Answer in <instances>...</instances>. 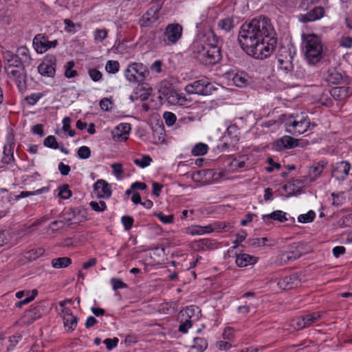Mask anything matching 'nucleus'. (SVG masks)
<instances>
[{
	"mask_svg": "<svg viewBox=\"0 0 352 352\" xmlns=\"http://www.w3.org/2000/svg\"><path fill=\"white\" fill-rule=\"evenodd\" d=\"M270 20L265 16L253 19L243 23L238 40L242 49L250 56L264 59L275 49L276 39Z\"/></svg>",
	"mask_w": 352,
	"mask_h": 352,
	"instance_id": "f257e3e1",
	"label": "nucleus"
},
{
	"mask_svg": "<svg viewBox=\"0 0 352 352\" xmlns=\"http://www.w3.org/2000/svg\"><path fill=\"white\" fill-rule=\"evenodd\" d=\"M302 49L305 58L309 64L318 63L323 56L324 45L316 34H302Z\"/></svg>",
	"mask_w": 352,
	"mask_h": 352,
	"instance_id": "f03ea898",
	"label": "nucleus"
},
{
	"mask_svg": "<svg viewBox=\"0 0 352 352\" xmlns=\"http://www.w3.org/2000/svg\"><path fill=\"white\" fill-rule=\"evenodd\" d=\"M195 57L205 65H213L221 58L219 47L213 44L195 41L192 45Z\"/></svg>",
	"mask_w": 352,
	"mask_h": 352,
	"instance_id": "7ed1b4c3",
	"label": "nucleus"
},
{
	"mask_svg": "<svg viewBox=\"0 0 352 352\" xmlns=\"http://www.w3.org/2000/svg\"><path fill=\"white\" fill-rule=\"evenodd\" d=\"M3 62L4 69L8 78L16 85L21 93H23L27 89V72L25 66L10 61Z\"/></svg>",
	"mask_w": 352,
	"mask_h": 352,
	"instance_id": "20e7f679",
	"label": "nucleus"
},
{
	"mask_svg": "<svg viewBox=\"0 0 352 352\" xmlns=\"http://www.w3.org/2000/svg\"><path fill=\"white\" fill-rule=\"evenodd\" d=\"M315 124H311L308 116L305 114L289 116L285 121V126L286 131L294 135H298L302 134L307 131L311 126L315 127Z\"/></svg>",
	"mask_w": 352,
	"mask_h": 352,
	"instance_id": "39448f33",
	"label": "nucleus"
},
{
	"mask_svg": "<svg viewBox=\"0 0 352 352\" xmlns=\"http://www.w3.org/2000/svg\"><path fill=\"white\" fill-rule=\"evenodd\" d=\"M149 72L142 63H132L124 71V76L130 82H142L148 76Z\"/></svg>",
	"mask_w": 352,
	"mask_h": 352,
	"instance_id": "423d86ee",
	"label": "nucleus"
},
{
	"mask_svg": "<svg viewBox=\"0 0 352 352\" xmlns=\"http://www.w3.org/2000/svg\"><path fill=\"white\" fill-rule=\"evenodd\" d=\"M3 61H10L23 66H29L32 63V58L29 49L25 46L17 48L16 53L10 50L3 52Z\"/></svg>",
	"mask_w": 352,
	"mask_h": 352,
	"instance_id": "0eeeda50",
	"label": "nucleus"
},
{
	"mask_svg": "<svg viewBox=\"0 0 352 352\" xmlns=\"http://www.w3.org/2000/svg\"><path fill=\"white\" fill-rule=\"evenodd\" d=\"M214 90H216V88L208 79L206 78L195 80L185 87V91L190 95L198 94L207 96L211 94Z\"/></svg>",
	"mask_w": 352,
	"mask_h": 352,
	"instance_id": "6e6552de",
	"label": "nucleus"
},
{
	"mask_svg": "<svg viewBox=\"0 0 352 352\" xmlns=\"http://www.w3.org/2000/svg\"><path fill=\"white\" fill-rule=\"evenodd\" d=\"M183 27L179 23L168 24L163 33L161 42L164 45H172L176 44L182 38Z\"/></svg>",
	"mask_w": 352,
	"mask_h": 352,
	"instance_id": "1a4fd4ad",
	"label": "nucleus"
},
{
	"mask_svg": "<svg viewBox=\"0 0 352 352\" xmlns=\"http://www.w3.org/2000/svg\"><path fill=\"white\" fill-rule=\"evenodd\" d=\"M321 318L320 312H314L301 317H297L290 322V325L296 330L307 328L318 322Z\"/></svg>",
	"mask_w": 352,
	"mask_h": 352,
	"instance_id": "9d476101",
	"label": "nucleus"
},
{
	"mask_svg": "<svg viewBox=\"0 0 352 352\" xmlns=\"http://www.w3.org/2000/svg\"><path fill=\"white\" fill-rule=\"evenodd\" d=\"M56 58L53 54H47L38 66L39 74L44 76L52 77L56 72Z\"/></svg>",
	"mask_w": 352,
	"mask_h": 352,
	"instance_id": "9b49d317",
	"label": "nucleus"
},
{
	"mask_svg": "<svg viewBox=\"0 0 352 352\" xmlns=\"http://www.w3.org/2000/svg\"><path fill=\"white\" fill-rule=\"evenodd\" d=\"M201 315V310L197 306L190 305L180 311L179 319L194 324L200 319Z\"/></svg>",
	"mask_w": 352,
	"mask_h": 352,
	"instance_id": "f8f14e48",
	"label": "nucleus"
},
{
	"mask_svg": "<svg viewBox=\"0 0 352 352\" xmlns=\"http://www.w3.org/2000/svg\"><path fill=\"white\" fill-rule=\"evenodd\" d=\"M324 14V9L322 6H316L305 14L298 15V19L303 23L313 22L320 19Z\"/></svg>",
	"mask_w": 352,
	"mask_h": 352,
	"instance_id": "ddd939ff",
	"label": "nucleus"
},
{
	"mask_svg": "<svg viewBox=\"0 0 352 352\" xmlns=\"http://www.w3.org/2000/svg\"><path fill=\"white\" fill-rule=\"evenodd\" d=\"M219 247V243L212 239H201L192 243V248L195 251H211Z\"/></svg>",
	"mask_w": 352,
	"mask_h": 352,
	"instance_id": "4468645a",
	"label": "nucleus"
},
{
	"mask_svg": "<svg viewBox=\"0 0 352 352\" xmlns=\"http://www.w3.org/2000/svg\"><path fill=\"white\" fill-rule=\"evenodd\" d=\"M15 147L14 139L12 136H9L6 139V142L3 146V155L2 162L9 164L14 161V149Z\"/></svg>",
	"mask_w": 352,
	"mask_h": 352,
	"instance_id": "2eb2a0df",
	"label": "nucleus"
},
{
	"mask_svg": "<svg viewBox=\"0 0 352 352\" xmlns=\"http://www.w3.org/2000/svg\"><path fill=\"white\" fill-rule=\"evenodd\" d=\"M350 168L349 162L346 161L338 162L332 170V177L337 180H344L349 175Z\"/></svg>",
	"mask_w": 352,
	"mask_h": 352,
	"instance_id": "dca6fc26",
	"label": "nucleus"
},
{
	"mask_svg": "<svg viewBox=\"0 0 352 352\" xmlns=\"http://www.w3.org/2000/svg\"><path fill=\"white\" fill-rule=\"evenodd\" d=\"M327 162L324 160L313 164L308 170L307 176V179L312 182L321 176L324 168L327 166Z\"/></svg>",
	"mask_w": 352,
	"mask_h": 352,
	"instance_id": "f3484780",
	"label": "nucleus"
},
{
	"mask_svg": "<svg viewBox=\"0 0 352 352\" xmlns=\"http://www.w3.org/2000/svg\"><path fill=\"white\" fill-rule=\"evenodd\" d=\"M94 190L100 198H109L112 193L110 185L102 179H98L94 184Z\"/></svg>",
	"mask_w": 352,
	"mask_h": 352,
	"instance_id": "a211bd4d",
	"label": "nucleus"
},
{
	"mask_svg": "<svg viewBox=\"0 0 352 352\" xmlns=\"http://www.w3.org/2000/svg\"><path fill=\"white\" fill-rule=\"evenodd\" d=\"M330 95L338 101H342L352 95V87L340 86L333 87L329 91Z\"/></svg>",
	"mask_w": 352,
	"mask_h": 352,
	"instance_id": "6ab92c4d",
	"label": "nucleus"
},
{
	"mask_svg": "<svg viewBox=\"0 0 352 352\" xmlns=\"http://www.w3.org/2000/svg\"><path fill=\"white\" fill-rule=\"evenodd\" d=\"M131 131V125L129 123H121L118 124L113 131V139L116 141L126 140L127 135Z\"/></svg>",
	"mask_w": 352,
	"mask_h": 352,
	"instance_id": "aec40b11",
	"label": "nucleus"
},
{
	"mask_svg": "<svg viewBox=\"0 0 352 352\" xmlns=\"http://www.w3.org/2000/svg\"><path fill=\"white\" fill-rule=\"evenodd\" d=\"M228 78L232 80L237 87H243L247 85L248 80V74L242 71H230L227 73Z\"/></svg>",
	"mask_w": 352,
	"mask_h": 352,
	"instance_id": "412c9836",
	"label": "nucleus"
},
{
	"mask_svg": "<svg viewBox=\"0 0 352 352\" xmlns=\"http://www.w3.org/2000/svg\"><path fill=\"white\" fill-rule=\"evenodd\" d=\"M296 50L292 45L289 44L286 46L282 45L278 48L276 54L278 63L282 60H289V58H294Z\"/></svg>",
	"mask_w": 352,
	"mask_h": 352,
	"instance_id": "4be33fe9",
	"label": "nucleus"
},
{
	"mask_svg": "<svg viewBox=\"0 0 352 352\" xmlns=\"http://www.w3.org/2000/svg\"><path fill=\"white\" fill-rule=\"evenodd\" d=\"M163 94L167 97L169 103L174 105H184L187 101L186 97L175 90H163Z\"/></svg>",
	"mask_w": 352,
	"mask_h": 352,
	"instance_id": "5701e85b",
	"label": "nucleus"
},
{
	"mask_svg": "<svg viewBox=\"0 0 352 352\" xmlns=\"http://www.w3.org/2000/svg\"><path fill=\"white\" fill-rule=\"evenodd\" d=\"M257 261V257L245 253L236 254L235 260L236 265L239 267H245L254 265Z\"/></svg>",
	"mask_w": 352,
	"mask_h": 352,
	"instance_id": "b1692460",
	"label": "nucleus"
},
{
	"mask_svg": "<svg viewBox=\"0 0 352 352\" xmlns=\"http://www.w3.org/2000/svg\"><path fill=\"white\" fill-rule=\"evenodd\" d=\"M223 228H221L217 224H210L206 226H196L188 231L190 235H201L206 233H211L215 230L220 231Z\"/></svg>",
	"mask_w": 352,
	"mask_h": 352,
	"instance_id": "393cba45",
	"label": "nucleus"
},
{
	"mask_svg": "<svg viewBox=\"0 0 352 352\" xmlns=\"http://www.w3.org/2000/svg\"><path fill=\"white\" fill-rule=\"evenodd\" d=\"M342 74L335 67L328 69L323 74V79L331 84H338L342 80Z\"/></svg>",
	"mask_w": 352,
	"mask_h": 352,
	"instance_id": "a878e982",
	"label": "nucleus"
},
{
	"mask_svg": "<svg viewBox=\"0 0 352 352\" xmlns=\"http://www.w3.org/2000/svg\"><path fill=\"white\" fill-rule=\"evenodd\" d=\"M40 307H34L26 311L22 318L25 324H30L41 316Z\"/></svg>",
	"mask_w": 352,
	"mask_h": 352,
	"instance_id": "bb28decb",
	"label": "nucleus"
},
{
	"mask_svg": "<svg viewBox=\"0 0 352 352\" xmlns=\"http://www.w3.org/2000/svg\"><path fill=\"white\" fill-rule=\"evenodd\" d=\"M304 186V183L300 179H294L290 183L284 186V189L290 195H295L300 193L301 188Z\"/></svg>",
	"mask_w": 352,
	"mask_h": 352,
	"instance_id": "cd10ccee",
	"label": "nucleus"
},
{
	"mask_svg": "<svg viewBox=\"0 0 352 352\" xmlns=\"http://www.w3.org/2000/svg\"><path fill=\"white\" fill-rule=\"evenodd\" d=\"M262 219L266 223H268L271 219L278 221L280 222H285L287 221L286 213L282 210H275L270 214H263L262 217Z\"/></svg>",
	"mask_w": 352,
	"mask_h": 352,
	"instance_id": "c85d7f7f",
	"label": "nucleus"
},
{
	"mask_svg": "<svg viewBox=\"0 0 352 352\" xmlns=\"http://www.w3.org/2000/svg\"><path fill=\"white\" fill-rule=\"evenodd\" d=\"M225 138L230 139V144L237 143L240 139V131L238 126L236 124L230 125L227 129Z\"/></svg>",
	"mask_w": 352,
	"mask_h": 352,
	"instance_id": "c756f323",
	"label": "nucleus"
},
{
	"mask_svg": "<svg viewBox=\"0 0 352 352\" xmlns=\"http://www.w3.org/2000/svg\"><path fill=\"white\" fill-rule=\"evenodd\" d=\"M193 342L189 352H204L208 347V342L203 338H195Z\"/></svg>",
	"mask_w": 352,
	"mask_h": 352,
	"instance_id": "7c9ffc66",
	"label": "nucleus"
},
{
	"mask_svg": "<svg viewBox=\"0 0 352 352\" xmlns=\"http://www.w3.org/2000/svg\"><path fill=\"white\" fill-rule=\"evenodd\" d=\"M277 144L284 148H293L298 146V141L290 136L285 135L277 141Z\"/></svg>",
	"mask_w": 352,
	"mask_h": 352,
	"instance_id": "2f4dec72",
	"label": "nucleus"
},
{
	"mask_svg": "<svg viewBox=\"0 0 352 352\" xmlns=\"http://www.w3.org/2000/svg\"><path fill=\"white\" fill-rule=\"evenodd\" d=\"M72 264V259L69 257H59L52 260V266L56 269L67 267Z\"/></svg>",
	"mask_w": 352,
	"mask_h": 352,
	"instance_id": "473e14b6",
	"label": "nucleus"
},
{
	"mask_svg": "<svg viewBox=\"0 0 352 352\" xmlns=\"http://www.w3.org/2000/svg\"><path fill=\"white\" fill-rule=\"evenodd\" d=\"M295 276H287L280 278L278 282V285L283 289H289L293 287V281L296 280Z\"/></svg>",
	"mask_w": 352,
	"mask_h": 352,
	"instance_id": "72a5a7b5",
	"label": "nucleus"
},
{
	"mask_svg": "<svg viewBox=\"0 0 352 352\" xmlns=\"http://www.w3.org/2000/svg\"><path fill=\"white\" fill-rule=\"evenodd\" d=\"M208 146L202 142L196 144L191 150V153L194 156L204 155L208 153Z\"/></svg>",
	"mask_w": 352,
	"mask_h": 352,
	"instance_id": "f704fd0d",
	"label": "nucleus"
},
{
	"mask_svg": "<svg viewBox=\"0 0 352 352\" xmlns=\"http://www.w3.org/2000/svg\"><path fill=\"white\" fill-rule=\"evenodd\" d=\"M45 250L42 248L32 249L26 252L25 257L30 261H34L43 255Z\"/></svg>",
	"mask_w": 352,
	"mask_h": 352,
	"instance_id": "c9c22d12",
	"label": "nucleus"
},
{
	"mask_svg": "<svg viewBox=\"0 0 352 352\" xmlns=\"http://www.w3.org/2000/svg\"><path fill=\"white\" fill-rule=\"evenodd\" d=\"M218 26L221 30L229 32L234 27V21L232 19L228 17L221 19L218 22Z\"/></svg>",
	"mask_w": 352,
	"mask_h": 352,
	"instance_id": "e433bc0d",
	"label": "nucleus"
},
{
	"mask_svg": "<svg viewBox=\"0 0 352 352\" xmlns=\"http://www.w3.org/2000/svg\"><path fill=\"white\" fill-rule=\"evenodd\" d=\"M48 190H49L48 188L43 187V188L38 189L36 190H34V191H22L20 192L19 195H18L16 197V199H19L25 198V197H27L29 196L40 195L41 193L48 192Z\"/></svg>",
	"mask_w": 352,
	"mask_h": 352,
	"instance_id": "4c0bfd02",
	"label": "nucleus"
},
{
	"mask_svg": "<svg viewBox=\"0 0 352 352\" xmlns=\"http://www.w3.org/2000/svg\"><path fill=\"white\" fill-rule=\"evenodd\" d=\"M108 35L107 29H96L94 32V42L96 43H102Z\"/></svg>",
	"mask_w": 352,
	"mask_h": 352,
	"instance_id": "58836bf2",
	"label": "nucleus"
},
{
	"mask_svg": "<svg viewBox=\"0 0 352 352\" xmlns=\"http://www.w3.org/2000/svg\"><path fill=\"white\" fill-rule=\"evenodd\" d=\"M300 251L296 250L294 251L285 252L282 254V258L287 261H293L301 256Z\"/></svg>",
	"mask_w": 352,
	"mask_h": 352,
	"instance_id": "ea45409f",
	"label": "nucleus"
},
{
	"mask_svg": "<svg viewBox=\"0 0 352 352\" xmlns=\"http://www.w3.org/2000/svg\"><path fill=\"white\" fill-rule=\"evenodd\" d=\"M316 217V213L313 210H309L306 214H300L298 217V221L300 223H310L312 222Z\"/></svg>",
	"mask_w": 352,
	"mask_h": 352,
	"instance_id": "a19ab883",
	"label": "nucleus"
},
{
	"mask_svg": "<svg viewBox=\"0 0 352 352\" xmlns=\"http://www.w3.org/2000/svg\"><path fill=\"white\" fill-rule=\"evenodd\" d=\"M75 63L74 61L71 60L67 63L65 66V76L68 78H72L77 76L78 72L76 70L73 69Z\"/></svg>",
	"mask_w": 352,
	"mask_h": 352,
	"instance_id": "79ce46f5",
	"label": "nucleus"
},
{
	"mask_svg": "<svg viewBox=\"0 0 352 352\" xmlns=\"http://www.w3.org/2000/svg\"><path fill=\"white\" fill-rule=\"evenodd\" d=\"M65 327L68 328L69 329L74 331L78 323V318L75 316H72L69 318H66L63 320Z\"/></svg>",
	"mask_w": 352,
	"mask_h": 352,
	"instance_id": "37998d69",
	"label": "nucleus"
},
{
	"mask_svg": "<svg viewBox=\"0 0 352 352\" xmlns=\"http://www.w3.org/2000/svg\"><path fill=\"white\" fill-rule=\"evenodd\" d=\"M89 205L93 210L98 212H104L107 209L106 203L103 201H100L98 202L92 201L89 203Z\"/></svg>",
	"mask_w": 352,
	"mask_h": 352,
	"instance_id": "c03bdc74",
	"label": "nucleus"
},
{
	"mask_svg": "<svg viewBox=\"0 0 352 352\" xmlns=\"http://www.w3.org/2000/svg\"><path fill=\"white\" fill-rule=\"evenodd\" d=\"M120 64L117 60H108L105 69L107 72L116 74L119 71Z\"/></svg>",
	"mask_w": 352,
	"mask_h": 352,
	"instance_id": "a18cd8bd",
	"label": "nucleus"
},
{
	"mask_svg": "<svg viewBox=\"0 0 352 352\" xmlns=\"http://www.w3.org/2000/svg\"><path fill=\"white\" fill-rule=\"evenodd\" d=\"M293 59L294 58H289V60H282L281 62H279V68L284 70L285 72L292 71L294 69Z\"/></svg>",
	"mask_w": 352,
	"mask_h": 352,
	"instance_id": "49530a36",
	"label": "nucleus"
},
{
	"mask_svg": "<svg viewBox=\"0 0 352 352\" xmlns=\"http://www.w3.org/2000/svg\"><path fill=\"white\" fill-rule=\"evenodd\" d=\"M43 94L42 93H34L30 96L25 97V100L28 104L33 106L42 97Z\"/></svg>",
	"mask_w": 352,
	"mask_h": 352,
	"instance_id": "de8ad7c7",
	"label": "nucleus"
},
{
	"mask_svg": "<svg viewBox=\"0 0 352 352\" xmlns=\"http://www.w3.org/2000/svg\"><path fill=\"white\" fill-rule=\"evenodd\" d=\"M152 162V159L149 155H144L140 159H135L134 163L141 167V168H145L150 165L151 162Z\"/></svg>",
	"mask_w": 352,
	"mask_h": 352,
	"instance_id": "09e8293b",
	"label": "nucleus"
},
{
	"mask_svg": "<svg viewBox=\"0 0 352 352\" xmlns=\"http://www.w3.org/2000/svg\"><path fill=\"white\" fill-rule=\"evenodd\" d=\"M43 144L49 148L53 149L58 148V144L56 141V138L54 135L47 136L43 141Z\"/></svg>",
	"mask_w": 352,
	"mask_h": 352,
	"instance_id": "8fccbe9b",
	"label": "nucleus"
},
{
	"mask_svg": "<svg viewBox=\"0 0 352 352\" xmlns=\"http://www.w3.org/2000/svg\"><path fill=\"white\" fill-rule=\"evenodd\" d=\"M163 118L164 119L165 123L168 126H173L176 122L177 117L176 116L170 111H166L164 113Z\"/></svg>",
	"mask_w": 352,
	"mask_h": 352,
	"instance_id": "3c124183",
	"label": "nucleus"
},
{
	"mask_svg": "<svg viewBox=\"0 0 352 352\" xmlns=\"http://www.w3.org/2000/svg\"><path fill=\"white\" fill-rule=\"evenodd\" d=\"M58 196L63 199H67L72 196V191L68 185H63L58 188Z\"/></svg>",
	"mask_w": 352,
	"mask_h": 352,
	"instance_id": "603ef678",
	"label": "nucleus"
},
{
	"mask_svg": "<svg viewBox=\"0 0 352 352\" xmlns=\"http://www.w3.org/2000/svg\"><path fill=\"white\" fill-rule=\"evenodd\" d=\"M71 119L69 117H65L63 120V129L65 132H67L70 137L75 135V131L71 129L70 126Z\"/></svg>",
	"mask_w": 352,
	"mask_h": 352,
	"instance_id": "864d4df0",
	"label": "nucleus"
},
{
	"mask_svg": "<svg viewBox=\"0 0 352 352\" xmlns=\"http://www.w3.org/2000/svg\"><path fill=\"white\" fill-rule=\"evenodd\" d=\"M78 155L80 159H87L91 155V150L88 146H80L78 150Z\"/></svg>",
	"mask_w": 352,
	"mask_h": 352,
	"instance_id": "5fc2aeb1",
	"label": "nucleus"
},
{
	"mask_svg": "<svg viewBox=\"0 0 352 352\" xmlns=\"http://www.w3.org/2000/svg\"><path fill=\"white\" fill-rule=\"evenodd\" d=\"M111 283L112 285L113 290H117L118 289H124L127 287V285L124 283L120 278H112L111 279Z\"/></svg>",
	"mask_w": 352,
	"mask_h": 352,
	"instance_id": "6e6d98bb",
	"label": "nucleus"
},
{
	"mask_svg": "<svg viewBox=\"0 0 352 352\" xmlns=\"http://www.w3.org/2000/svg\"><path fill=\"white\" fill-rule=\"evenodd\" d=\"M156 217L165 224L171 223L173 222L174 216L173 214L165 215L162 212L155 214Z\"/></svg>",
	"mask_w": 352,
	"mask_h": 352,
	"instance_id": "4d7b16f0",
	"label": "nucleus"
},
{
	"mask_svg": "<svg viewBox=\"0 0 352 352\" xmlns=\"http://www.w3.org/2000/svg\"><path fill=\"white\" fill-rule=\"evenodd\" d=\"M88 74L91 80L94 82H98L102 78V74L97 69H89Z\"/></svg>",
	"mask_w": 352,
	"mask_h": 352,
	"instance_id": "13d9d810",
	"label": "nucleus"
},
{
	"mask_svg": "<svg viewBox=\"0 0 352 352\" xmlns=\"http://www.w3.org/2000/svg\"><path fill=\"white\" fill-rule=\"evenodd\" d=\"M331 196L333 197L332 204L333 206H341L343 204V202L344 201V195H343L342 192L338 193V194L333 192L331 194Z\"/></svg>",
	"mask_w": 352,
	"mask_h": 352,
	"instance_id": "bf43d9fd",
	"label": "nucleus"
},
{
	"mask_svg": "<svg viewBox=\"0 0 352 352\" xmlns=\"http://www.w3.org/2000/svg\"><path fill=\"white\" fill-rule=\"evenodd\" d=\"M133 218L131 216L125 215L122 217V223L126 230H130L133 224Z\"/></svg>",
	"mask_w": 352,
	"mask_h": 352,
	"instance_id": "052dcab7",
	"label": "nucleus"
},
{
	"mask_svg": "<svg viewBox=\"0 0 352 352\" xmlns=\"http://www.w3.org/2000/svg\"><path fill=\"white\" fill-rule=\"evenodd\" d=\"M57 41L54 40L52 41H45L44 42H41V52H46L47 50L55 47L57 45Z\"/></svg>",
	"mask_w": 352,
	"mask_h": 352,
	"instance_id": "680f3d73",
	"label": "nucleus"
},
{
	"mask_svg": "<svg viewBox=\"0 0 352 352\" xmlns=\"http://www.w3.org/2000/svg\"><path fill=\"white\" fill-rule=\"evenodd\" d=\"M118 342H119L118 338H114L113 339L107 338L104 340L103 342L106 345V347L107 349L111 350L113 348L117 346Z\"/></svg>",
	"mask_w": 352,
	"mask_h": 352,
	"instance_id": "e2e57ef3",
	"label": "nucleus"
},
{
	"mask_svg": "<svg viewBox=\"0 0 352 352\" xmlns=\"http://www.w3.org/2000/svg\"><path fill=\"white\" fill-rule=\"evenodd\" d=\"M180 322V325L179 327L178 331L183 333H186L188 329L192 326L193 324L189 322V321L185 322L184 320L179 319Z\"/></svg>",
	"mask_w": 352,
	"mask_h": 352,
	"instance_id": "0e129e2a",
	"label": "nucleus"
},
{
	"mask_svg": "<svg viewBox=\"0 0 352 352\" xmlns=\"http://www.w3.org/2000/svg\"><path fill=\"white\" fill-rule=\"evenodd\" d=\"M340 46L345 48H351L352 47V37L343 36L340 40Z\"/></svg>",
	"mask_w": 352,
	"mask_h": 352,
	"instance_id": "69168bd1",
	"label": "nucleus"
},
{
	"mask_svg": "<svg viewBox=\"0 0 352 352\" xmlns=\"http://www.w3.org/2000/svg\"><path fill=\"white\" fill-rule=\"evenodd\" d=\"M234 329L232 327H226L223 333V338L224 340H230L234 337Z\"/></svg>",
	"mask_w": 352,
	"mask_h": 352,
	"instance_id": "338daca9",
	"label": "nucleus"
},
{
	"mask_svg": "<svg viewBox=\"0 0 352 352\" xmlns=\"http://www.w3.org/2000/svg\"><path fill=\"white\" fill-rule=\"evenodd\" d=\"M111 168L114 175L118 177L123 173L122 165L120 163H113L111 164Z\"/></svg>",
	"mask_w": 352,
	"mask_h": 352,
	"instance_id": "774afa93",
	"label": "nucleus"
}]
</instances>
